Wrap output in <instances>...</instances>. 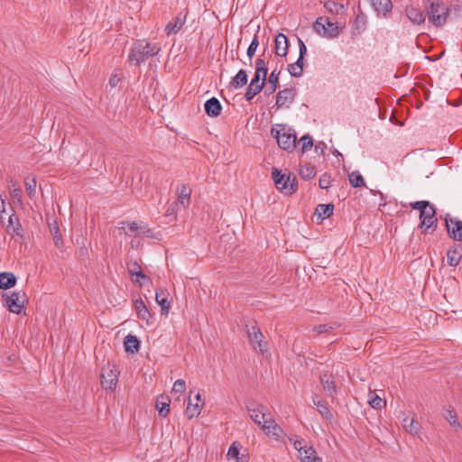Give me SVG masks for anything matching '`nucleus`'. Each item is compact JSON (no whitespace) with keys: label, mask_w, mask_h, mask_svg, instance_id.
Returning <instances> with one entry per match:
<instances>
[{"label":"nucleus","mask_w":462,"mask_h":462,"mask_svg":"<svg viewBox=\"0 0 462 462\" xmlns=\"http://www.w3.org/2000/svg\"><path fill=\"white\" fill-rule=\"evenodd\" d=\"M160 51L161 46L159 43H151L146 40H138L131 48L128 60L138 66L148 58L157 55Z\"/></svg>","instance_id":"obj_1"},{"label":"nucleus","mask_w":462,"mask_h":462,"mask_svg":"<svg viewBox=\"0 0 462 462\" xmlns=\"http://www.w3.org/2000/svg\"><path fill=\"white\" fill-rule=\"evenodd\" d=\"M272 135L276 139L279 147L292 152L296 147V132L286 125L277 124L271 129Z\"/></svg>","instance_id":"obj_2"},{"label":"nucleus","mask_w":462,"mask_h":462,"mask_svg":"<svg viewBox=\"0 0 462 462\" xmlns=\"http://www.w3.org/2000/svg\"><path fill=\"white\" fill-rule=\"evenodd\" d=\"M344 27L345 23H334L328 17H319L314 23L316 32L329 39L337 37Z\"/></svg>","instance_id":"obj_3"},{"label":"nucleus","mask_w":462,"mask_h":462,"mask_svg":"<svg viewBox=\"0 0 462 462\" xmlns=\"http://www.w3.org/2000/svg\"><path fill=\"white\" fill-rule=\"evenodd\" d=\"M428 4L427 12L429 20L435 26H442L445 24L448 15V7L444 4L439 3V0H428Z\"/></svg>","instance_id":"obj_4"},{"label":"nucleus","mask_w":462,"mask_h":462,"mask_svg":"<svg viewBox=\"0 0 462 462\" xmlns=\"http://www.w3.org/2000/svg\"><path fill=\"white\" fill-rule=\"evenodd\" d=\"M24 292L23 291H15L2 295L4 306L10 312L20 314L24 310Z\"/></svg>","instance_id":"obj_5"},{"label":"nucleus","mask_w":462,"mask_h":462,"mask_svg":"<svg viewBox=\"0 0 462 462\" xmlns=\"http://www.w3.org/2000/svg\"><path fill=\"white\" fill-rule=\"evenodd\" d=\"M273 179L277 189L286 195L294 193L298 189L295 177L291 178L290 175L282 174L277 169H274L273 171Z\"/></svg>","instance_id":"obj_6"},{"label":"nucleus","mask_w":462,"mask_h":462,"mask_svg":"<svg viewBox=\"0 0 462 462\" xmlns=\"http://www.w3.org/2000/svg\"><path fill=\"white\" fill-rule=\"evenodd\" d=\"M246 409L251 420L261 427L263 424V421H267L268 416H272L268 409L262 404L251 402L246 405Z\"/></svg>","instance_id":"obj_7"},{"label":"nucleus","mask_w":462,"mask_h":462,"mask_svg":"<svg viewBox=\"0 0 462 462\" xmlns=\"http://www.w3.org/2000/svg\"><path fill=\"white\" fill-rule=\"evenodd\" d=\"M119 372L114 365H107L102 368L101 385L106 390H114L117 384Z\"/></svg>","instance_id":"obj_8"},{"label":"nucleus","mask_w":462,"mask_h":462,"mask_svg":"<svg viewBox=\"0 0 462 462\" xmlns=\"http://www.w3.org/2000/svg\"><path fill=\"white\" fill-rule=\"evenodd\" d=\"M293 447L298 450L301 462H323L321 457L316 456L312 447H308L303 440H294Z\"/></svg>","instance_id":"obj_9"},{"label":"nucleus","mask_w":462,"mask_h":462,"mask_svg":"<svg viewBox=\"0 0 462 462\" xmlns=\"http://www.w3.org/2000/svg\"><path fill=\"white\" fill-rule=\"evenodd\" d=\"M262 430L264 433L275 440H281L284 437L282 429L275 422L272 416H268L267 421H263Z\"/></svg>","instance_id":"obj_10"},{"label":"nucleus","mask_w":462,"mask_h":462,"mask_svg":"<svg viewBox=\"0 0 462 462\" xmlns=\"http://www.w3.org/2000/svg\"><path fill=\"white\" fill-rule=\"evenodd\" d=\"M248 337L253 347L260 352L263 353L266 350V343L263 341V334L257 327H251L247 330Z\"/></svg>","instance_id":"obj_11"},{"label":"nucleus","mask_w":462,"mask_h":462,"mask_svg":"<svg viewBox=\"0 0 462 462\" xmlns=\"http://www.w3.org/2000/svg\"><path fill=\"white\" fill-rule=\"evenodd\" d=\"M195 402L189 397L188 405L185 410V414L189 419L198 417L202 411L205 402L201 398V394L197 393L195 394Z\"/></svg>","instance_id":"obj_12"},{"label":"nucleus","mask_w":462,"mask_h":462,"mask_svg":"<svg viewBox=\"0 0 462 462\" xmlns=\"http://www.w3.org/2000/svg\"><path fill=\"white\" fill-rule=\"evenodd\" d=\"M420 218L421 219V228L427 230L433 226L437 223L435 207L430 204V206L420 212Z\"/></svg>","instance_id":"obj_13"},{"label":"nucleus","mask_w":462,"mask_h":462,"mask_svg":"<svg viewBox=\"0 0 462 462\" xmlns=\"http://www.w3.org/2000/svg\"><path fill=\"white\" fill-rule=\"evenodd\" d=\"M447 230L454 240L462 241V221L457 218H446Z\"/></svg>","instance_id":"obj_14"},{"label":"nucleus","mask_w":462,"mask_h":462,"mask_svg":"<svg viewBox=\"0 0 462 462\" xmlns=\"http://www.w3.org/2000/svg\"><path fill=\"white\" fill-rule=\"evenodd\" d=\"M402 428L409 432L411 435L419 437L420 431V426L419 422L413 418L410 417L405 412H402Z\"/></svg>","instance_id":"obj_15"},{"label":"nucleus","mask_w":462,"mask_h":462,"mask_svg":"<svg viewBox=\"0 0 462 462\" xmlns=\"http://www.w3.org/2000/svg\"><path fill=\"white\" fill-rule=\"evenodd\" d=\"M186 14L180 13L176 15L173 21H171L165 26V32L167 35L176 34L182 28L186 22Z\"/></svg>","instance_id":"obj_16"},{"label":"nucleus","mask_w":462,"mask_h":462,"mask_svg":"<svg viewBox=\"0 0 462 462\" xmlns=\"http://www.w3.org/2000/svg\"><path fill=\"white\" fill-rule=\"evenodd\" d=\"M121 228L125 229V233L129 236H148L150 230L146 229L145 226L139 225L136 222L122 223Z\"/></svg>","instance_id":"obj_17"},{"label":"nucleus","mask_w":462,"mask_h":462,"mask_svg":"<svg viewBox=\"0 0 462 462\" xmlns=\"http://www.w3.org/2000/svg\"><path fill=\"white\" fill-rule=\"evenodd\" d=\"M294 100L292 89L285 88L278 92L276 96V106L278 108L288 107Z\"/></svg>","instance_id":"obj_18"},{"label":"nucleus","mask_w":462,"mask_h":462,"mask_svg":"<svg viewBox=\"0 0 462 462\" xmlns=\"http://www.w3.org/2000/svg\"><path fill=\"white\" fill-rule=\"evenodd\" d=\"M275 54L279 57H286L289 51V41L285 34L279 33L275 37Z\"/></svg>","instance_id":"obj_19"},{"label":"nucleus","mask_w":462,"mask_h":462,"mask_svg":"<svg viewBox=\"0 0 462 462\" xmlns=\"http://www.w3.org/2000/svg\"><path fill=\"white\" fill-rule=\"evenodd\" d=\"M370 2L377 14L385 17L392 11L393 4L391 0H370Z\"/></svg>","instance_id":"obj_20"},{"label":"nucleus","mask_w":462,"mask_h":462,"mask_svg":"<svg viewBox=\"0 0 462 462\" xmlns=\"http://www.w3.org/2000/svg\"><path fill=\"white\" fill-rule=\"evenodd\" d=\"M222 106L220 102L216 97H211L205 103L206 114L210 117L218 116L221 113Z\"/></svg>","instance_id":"obj_21"},{"label":"nucleus","mask_w":462,"mask_h":462,"mask_svg":"<svg viewBox=\"0 0 462 462\" xmlns=\"http://www.w3.org/2000/svg\"><path fill=\"white\" fill-rule=\"evenodd\" d=\"M405 14L413 24H421L425 22L423 12L412 5L406 7Z\"/></svg>","instance_id":"obj_22"},{"label":"nucleus","mask_w":462,"mask_h":462,"mask_svg":"<svg viewBox=\"0 0 462 462\" xmlns=\"http://www.w3.org/2000/svg\"><path fill=\"white\" fill-rule=\"evenodd\" d=\"M321 384L323 390L327 393L328 396L334 398L337 390L335 382L332 380L331 375L328 374H324L320 377Z\"/></svg>","instance_id":"obj_23"},{"label":"nucleus","mask_w":462,"mask_h":462,"mask_svg":"<svg viewBox=\"0 0 462 462\" xmlns=\"http://www.w3.org/2000/svg\"><path fill=\"white\" fill-rule=\"evenodd\" d=\"M169 293L165 290H157L155 294V300L161 306L163 314L168 313L171 307V302L168 300Z\"/></svg>","instance_id":"obj_24"},{"label":"nucleus","mask_w":462,"mask_h":462,"mask_svg":"<svg viewBox=\"0 0 462 462\" xmlns=\"http://www.w3.org/2000/svg\"><path fill=\"white\" fill-rule=\"evenodd\" d=\"M134 309L139 319L146 321L147 323L150 322L152 314L143 300H136L134 301Z\"/></svg>","instance_id":"obj_25"},{"label":"nucleus","mask_w":462,"mask_h":462,"mask_svg":"<svg viewBox=\"0 0 462 462\" xmlns=\"http://www.w3.org/2000/svg\"><path fill=\"white\" fill-rule=\"evenodd\" d=\"M190 201V189L182 185L178 189V200L176 202V206H181L183 208H188Z\"/></svg>","instance_id":"obj_26"},{"label":"nucleus","mask_w":462,"mask_h":462,"mask_svg":"<svg viewBox=\"0 0 462 462\" xmlns=\"http://www.w3.org/2000/svg\"><path fill=\"white\" fill-rule=\"evenodd\" d=\"M334 211L333 204H319L315 209V215L321 221L328 218Z\"/></svg>","instance_id":"obj_27"},{"label":"nucleus","mask_w":462,"mask_h":462,"mask_svg":"<svg viewBox=\"0 0 462 462\" xmlns=\"http://www.w3.org/2000/svg\"><path fill=\"white\" fill-rule=\"evenodd\" d=\"M16 283V277L13 273H0V289L7 290L14 287Z\"/></svg>","instance_id":"obj_28"},{"label":"nucleus","mask_w":462,"mask_h":462,"mask_svg":"<svg viewBox=\"0 0 462 462\" xmlns=\"http://www.w3.org/2000/svg\"><path fill=\"white\" fill-rule=\"evenodd\" d=\"M124 345L126 352L134 354L138 351L140 341L136 336L129 334L125 337Z\"/></svg>","instance_id":"obj_29"},{"label":"nucleus","mask_w":462,"mask_h":462,"mask_svg":"<svg viewBox=\"0 0 462 462\" xmlns=\"http://www.w3.org/2000/svg\"><path fill=\"white\" fill-rule=\"evenodd\" d=\"M281 71L277 69H273L268 78V85L265 88V92L267 94H273L276 91L278 84H279V75Z\"/></svg>","instance_id":"obj_30"},{"label":"nucleus","mask_w":462,"mask_h":462,"mask_svg":"<svg viewBox=\"0 0 462 462\" xmlns=\"http://www.w3.org/2000/svg\"><path fill=\"white\" fill-rule=\"evenodd\" d=\"M8 189L10 191L11 198L14 202H17L18 204H22V189L18 186L17 182L11 179L8 181Z\"/></svg>","instance_id":"obj_31"},{"label":"nucleus","mask_w":462,"mask_h":462,"mask_svg":"<svg viewBox=\"0 0 462 462\" xmlns=\"http://www.w3.org/2000/svg\"><path fill=\"white\" fill-rule=\"evenodd\" d=\"M313 404L317 407L318 411L322 417L326 419L332 418V413L329 408L322 400L319 399L318 395L313 397Z\"/></svg>","instance_id":"obj_32"},{"label":"nucleus","mask_w":462,"mask_h":462,"mask_svg":"<svg viewBox=\"0 0 462 462\" xmlns=\"http://www.w3.org/2000/svg\"><path fill=\"white\" fill-rule=\"evenodd\" d=\"M127 269L132 276L135 275L137 277L135 282H139L140 285H142L140 279L148 280V277L143 273L141 266L136 262L128 263Z\"/></svg>","instance_id":"obj_33"},{"label":"nucleus","mask_w":462,"mask_h":462,"mask_svg":"<svg viewBox=\"0 0 462 462\" xmlns=\"http://www.w3.org/2000/svg\"><path fill=\"white\" fill-rule=\"evenodd\" d=\"M461 258V248L456 247L449 249L447 253V263L450 266H457Z\"/></svg>","instance_id":"obj_34"},{"label":"nucleus","mask_w":462,"mask_h":462,"mask_svg":"<svg viewBox=\"0 0 462 462\" xmlns=\"http://www.w3.org/2000/svg\"><path fill=\"white\" fill-rule=\"evenodd\" d=\"M366 25V16L365 14L360 13L356 15L353 24V33H359L364 31Z\"/></svg>","instance_id":"obj_35"},{"label":"nucleus","mask_w":462,"mask_h":462,"mask_svg":"<svg viewBox=\"0 0 462 462\" xmlns=\"http://www.w3.org/2000/svg\"><path fill=\"white\" fill-rule=\"evenodd\" d=\"M368 403L374 409H381L385 405L386 402L378 396L374 392L370 391L368 394Z\"/></svg>","instance_id":"obj_36"},{"label":"nucleus","mask_w":462,"mask_h":462,"mask_svg":"<svg viewBox=\"0 0 462 462\" xmlns=\"http://www.w3.org/2000/svg\"><path fill=\"white\" fill-rule=\"evenodd\" d=\"M349 182L354 188L365 186V181L358 171H354L349 174Z\"/></svg>","instance_id":"obj_37"},{"label":"nucleus","mask_w":462,"mask_h":462,"mask_svg":"<svg viewBox=\"0 0 462 462\" xmlns=\"http://www.w3.org/2000/svg\"><path fill=\"white\" fill-rule=\"evenodd\" d=\"M444 418L456 430H461V425L457 420V414L453 410H447L444 413Z\"/></svg>","instance_id":"obj_38"},{"label":"nucleus","mask_w":462,"mask_h":462,"mask_svg":"<svg viewBox=\"0 0 462 462\" xmlns=\"http://www.w3.org/2000/svg\"><path fill=\"white\" fill-rule=\"evenodd\" d=\"M265 80H266V78H261V76H259V74L258 75L254 74V77L251 80L248 88H250L251 90H254V91L260 93L264 87Z\"/></svg>","instance_id":"obj_39"},{"label":"nucleus","mask_w":462,"mask_h":462,"mask_svg":"<svg viewBox=\"0 0 462 462\" xmlns=\"http://www.w3.org/2000/svg\"><path fill=\"white\" fill-rule=\"evenodd\" d=\"M300 176L304 180H310L316 175V169L310 164L301 165L299 170Z\"/></svg>","instance_id":"obj_40"},{"label":"nucleus","mask_w":462,"mask_h":462,"mask_svg":"<svg viewBox=\"0 0 462 462\" xmlns=\"http://www.w3.org/2000/svg\"><path fill=\"white\" fill-rule=\"evenodd\" d=\"M241 445L239 442H233L228 448L226 457L228 460L238 462Z\"/></svg>","instance_id":"obj_41"},{"label":"nucleus","mask_w":462,"mask_h":462,"mask_svg":"<svg viewBox=\"0 0 462 462\" xmlns=\"http://www.w3.org/2000/svg\"><path fill=\"white\" fill-rule=\"evenodd\" d=\"M247 83V74L245 70L240 69L232 79V85L235 88H240Z\"/></svg>","instance_id":"obj_42"},{"label":"nucleus","mask_w":462,"mask_h":462,"mask_svg":"<svg viewBox=\"0 0 462 462\" xmlns=\"http://www.w3.org/2000/svg\"><path fill=\"white\" fill-rule=\"evenodd\" d=\"M325 8L335 14H343L345 12V5L342 4L336 3L334 1H328L325 3Z\"/></svg>","instance_id":"obj_43"},{"label":"nucleus","mask_w":462,"mask_h":462,"mask_svg":"<svg viewBox=\"0 0 462 462\" xmlns=\"http://www.w3.org/2000/svg\"><path fill=\"white\" fill-rule=\"evenodd\" d=\"M24 185H25V189H26L27 195L31 199H33L36 194V180H35V178H32L31 180L29 178H26L25 181H24Z\"/></svg>","instance_id":"obj_44"},{"label":"nucleus","mask_w":462,"mask_h":462,"mask_svg":"<svg viewBox=\"0 0 462 462\" xmlns=\"http://www.w3.org/2000/svg\"><path fill=\"white\" fill-rule=\"evenodd\" d=\"M268 69L266 63L263 59H257L255 61V75L261 76V78H266Z\"/></svg>","instance_id":"obj_45"},{"label":"nucleus","mask_w":462,"mask_h":462,"mask_svg":"<svg viewBox=\"0 0 462 462\" xmlns=\"http://www.w3.org/2000/svg\"><path fill=\"white\" fill-rule=\"evenodd\" d=\"M299 143L300 144L301 152H305L309 149H310L313 145V139L310 135L305 134L300 139Z\"/></svg>","instance_id":"obj_46"},{"label":"nucleus","mask_w":462,"mask_h":462,"mask_svg":"<svg viewBox=\"0 0 462 462\" xmlns=\"http://www.w3.org/2000/svg\"><path fill=\"white\" fill-rule=\"evenodd\" d=\"M156 410L161 416L166 417L170 412V401L168 402H156Z\"/></svg>","instance_id":"obj_47"},{"label":"nucleus","mask_w":462,"mask_h":462,"mask_svg":"<svg viewBox=\"0 0 462 462\" xmlns=\"http://www.w3.org/2000/svg\"><path fill=\"white\" fill-rule=\"evenodd\" d=\"M287 69L291 76L295 78L300 77L303 72L302 67H299V64H296L295 62L289 64Z\"/></svg>","instance_id":"obj_48"},{"label":"nucleus","mask_w":462,"mask_h":462,"mask_svg":"<svg viewBox=\"0 0 462 462\" xmlns=\"http://www.w3.org/2000/svg\"><path fill=\"white\" fill-rule=\"evenodd\" d=\"M331 177L330 175L324 173L320 176L319 180V185L320 189H327L331 186Z\"/></svg>","instance_id":"obj_49"},{"label":"nucleus","mask_w":462,"mask_h":462,"mask_svg":"<svg viewBox=\"0 0 462 462\" xmlns=\"http://www.w3.org/2000/svg\"><path fill=\"white\" fill-rule=\"evenodd\" d=\"M186 390V383L183 379H178L174 382L172 392L183 393Z\"/></svg>","instance_id":"obj_50"},{"label":"nucleus","mask_w":462,"mask_h":462,"mask_svg":"<svg viewBox=\"0 0 462 462\" xmlns=\"http://www.w3.org/2000/svg\"><path fill=\"white\" fill-rule=\"evenodd\" d=\"M258 46H259L258 38H257V36H254L247 49V51H246L247 56L249 58H252L255 54V51H256Z\"/></svg>","instance_id":"obj_51"},{"label":"nucleus","mask_w":462,"mask_h":462,"mask_svg":"<svg viewBox=\"0 0 462 462\" xmlns=\"http://www.w3.org/2000/svg\"><path fill=\"white\" fill-rule=\"evenodd\" d=\"M411 206L413 209H418L420 212H422V210L426 209L429 206H430V204L429 201L420 200L411 203Z\"/></svg>","instance_id":"obj_52"},{"label":"nucleus","mask_w":462,"mask_h":462,"mask_svg":"<svg viewBox=\"0 0 462 462\" xmlns=\"http://www.w3.org/2000/svg\"><path fill=\"white\" fill-rule=\"evenodd\" d=\"M120 80H121V76L118 73L115 72L111 75V77L109 79V85L112 88H115L118 85Z\"/></svg>","instance_id":"obj_53"},{"label":"nucleus","mask_w":462,"mask_h":462,"mask_svg":"<svg viewBox=\"0 0 462 462\" xmlns=\"http://www.w3.org/2000/svg\"><path fill=\"white\" fill-rule=\"evenodd\" d=\"M51 232L53 234L55 245L57 246H60L61 244V239H60V236H58L59 228L57 226L51 227Z\"/></svg>","instance_id":"obj_54"},{"label":"nucleus","mask_w":462,"mask_h":462,"mask_svg":"<svg viewBox=\"0 0 462 462\" xmlns=\"http://www.w3.org/2000/svg\"><path fill=\"white\" fill-rule=\"evenodd\" d=\"M333 327L331 325H328V324H323V325H319L318 327H316L314 329L319 333V334H321V333H325V332H328V330L332 329Z\"/></svg>","instance_id":"obj_55"},{"label":"nucleus","mask_w":462,"mask_h":462,"mask_svg":"<svg viewBox=\"0 0 462 462\" xmlns=\"http://www.w3.org/2000/svg\"><path fill=\"white\" fill-rule=\"evenodd\" d=\"M258 94V92L254 91V90H251L250 88H247V90L245 94V99L246 100H251L253 99L256 95Z\"/></svg>","instance_id":"obj_56"},{"label":"nucleus","mask_w":462,"mask_h":462,"mask_svg":"<svg viewBox=\"0 0 462 462\" xmlns=\"http://www.w3.org/2000/svg\"><path fill=\"white\" fill-rule=\"evenodd\" d=\"M178 207L179 206H176V203L171 205L166 211V216L175 215Z\"/></svg>","instance_id":"obj_57"},{"label":"nucleus","mask_w":462,"mask_h":462,"mask_svg":"<svg viewBox=\"0 0 462 462\" xmlns=\"http://www.w3.org/2000/svg\"><path fill=\"white\" fill-rule=\"evenodd\" d=\"M304 57H305V55H299V58H298V60L295 62L296 64H299V67H302L303 68Z\"/></svg>","instance_id":"obj_58"},{"label":"nucleus","mask_w":462,"mask_h":462,"mask_svg":"<svg viewBox=\"0 0 462 462\" xmlns=\"http://www.w3.org/2000/svg\"><path fill=\"white\" fill-rule=\"evenodd\" d=\"M13 233L17 236L21 235V225L20 224H17L16 226H14Z\"/></svg>","instance_id":"obj_59"},{"label":"nucleus","mask_w":462,"mask_h":462,"mask_svg":"<svg viewBox=\"0 0 462 462\" xmlns=\"http://www.w3.org/2000/svg\"><path fill=\"white\" fill-rule=\"evenodd\" d=\"M307 48L305 45L299 47V55H306Z\"/></svg>","instance_id":"obj_60"},{"label":"nucleus","mask_w":462,"mask_h":462,"mask_svg":"<svg viewBox=\"0 0 462 462\" xmlns=\"http://www.w3.org/2000/svg\"><path fill=\"white\" fill-rule=\"evenodd\" d=\"M298 44H299V47L305 45V43L303 42V41L300 38H298Z\"/></svg>","instance_id":"obj_61"},{"label":"nucleus","mask_w":462,"mask_h":462,"mask_svg":"<svg viewBox=\"0 0 462 462\" xmlns=\"http://www.w3.org/2000/svg\"><path fill=\"white\" fill-rule=\"evenodd\" d=\"M9 224H10V225H12V224H13V216H11V217H9Z\"/></svg>","instance_id":"obj_62"}]
</instances>
